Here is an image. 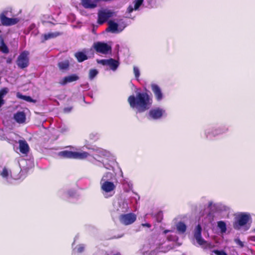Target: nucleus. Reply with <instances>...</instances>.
Returning a JSON list of instances; mask_svg holds the SVG:
<instances>
[{"label":"nucleus","mask_w":255,"mask_h":255,"mask_svg":"<svg viewBox=\"0 0 255 255\" xmlns=\"http://www.w3.org/2000/svg\"><path fill=\"white\" fill-rule=\"evenodd\" d=\"M128 101L131 108H136L139 113L148 110L152 103V98L147 93H138L136 96L131 95Z\"/></svg>","instance_id":"obj_1"},{"label":"nucleus","mask_w":255,"mask_h":255,"mask_svg":"<svg viewBox=\"0 0 255 255\" xmlns=\"http://www.w3.org/2000/svg\"><path fill=\"white\" fill-rule=\"evenodd\" d=\"M202 228L200 225H198L194 232V237L196 240L197 243L201 246L204 249H211L214 247L211 243H208L202 238Z\"/></svg>","instance_id":"obj_2"},{"label":"nucleus","mask_w":255,"mask_h":255,"mask_svg":"<svg viewBox=\"0 0 255 255\" xmlns=\"http://www.w3.org/2000/svg\"><path fill=\"white\" fill-rule=\"evenodd\" d=\"M251 217L250 215L246 213L239 214L233 223V228L237 230H239L242 227L245 226L249 221Z\"/></svg>","instance_id":"obj_3"},{"label":"nucleus","mask_w":255,"mask_h":255,"mask_svg":"<svg viewBox=\"0 0 255 255\" xmlns=\"http://www.w3.org/2000/svg\"><path fill=\"white\" fill-rule=\"evenodd\" d=\"M7 11H3L0 14V21L1 24L8 26L15 25L19 21L18 18H8L6 16Z\"/></svg>","instance_id":"obj_4"},{"label":"nucleus","mask_w":255,"mask_h":255,"mask_svg":"<svg viewBox=\"0 0 255 255\" xmlns=\"http://www.w3.org/2000/svg\"><path fill=\"white\" fill-rule=\"evenodd\" d=\"M28 54V51H24L18 56L16 64L19 68L24 69L28 66L29 64Z\"/></svg>","instance_id":"obj_5"},{"label":"nucleus","mask_w":255,"mask_h":255,"mask_svg":"<svg viewBox=\"0 0 255 255\" xmlns=\"http://www.w3.org/2000/svg\"><path fill=\"white\" fill-rule=\"evenodd\" d=\"M136 220V215L133 213L123 214L119 216L120 223L125 226L133 223Z\"/></svg>","instance_id":"obj_6"},{"label":"nucleus","mask_w":255,"mask_h":255,"mask_svg":"<svg viewBox=\"0 0 255 255\" xmlns=\"http://www.w3.org/2000/svg\"><path fill=\"white\" fill-rule=\"evenodd\" d=\"M98 15V22L100 24H102L106 22L109 18L113 16L114 12L110 10L104 9L100 10Z\"/></svg>","instance_id":"obj_7"},{"label":"nucleus","mask_w":255,"mask_h":255,"mask_svg":"<svg viewBox=\"0 0 255 255\" xmlns=\"http://www.w3.org/2000/svg\"><path fill=\"white\" fill-rule=\"evenodd\" d=\"M98 63L102 64L104 66H109L110 69L113 71H115L119 65V62L113 58L109 59L97 60Z\"/></svg>","instance_id":"obj_8"},{"label":"nucleus","mask_w":255,"mask_h":255,"mask_svg":"<svg viewBox=\"0 0 255 255\" xmlns=\"http://www.w3.org/2000/svg\"><path fill=\"white\" fill-rule=\"evenodd\" d=\"M94 48L96 52L107 54L109 51H111V47L106 43L98 42L94 44Z\"/></svg>","instance_id":"obj_9"},{"label":"nucleus","mask_w":255,"mask_h":255,"mask_svg":"<svg viewBox=\"0 0 255 255\" xmlns=\"http://www.w3.org/2000/svg\"><path fill=\"white\" fill-rule=\"evenodd\" d=\"M165 114V110L160 108L152 109L149 112V116L153 120H157L161 118Z\"/></svg>","instance_id":"obj_10"},{"label":"nucleus","mask_w":255,"mask_h":255,"mask_svg":"<svg viewBox=\"0 0 255 255\" xmlns=\"http://www.w3.org/2000/svg\"><path fill=\"white\" fill-rule=\"evenodd\" d=\"M104 181L103 178L101 181V189L106 193L110 192L114 190L116 188V186L113 182L108 181Z\"/></svg>","instance_id":"obj_11"},{"label":"nucleus","mask_w":255,"mask_h":255,"mask_svg":"<svg viewBox=\"0 0 255 255\" xmlns=\"http://www.w3.org/2000/svg\"><path fill=\"white\" fill-rule=\"evenodd\" d=\"M151 88L157 101H160L163 98V94L160 88L156 84H151Z\"/></svg>","instance_id":"obj_12"},{"label":"nucleus","mask_w":255,"mask_h":255,"mask_svg":"<svg viewBox=\"0 0 255 255\" xmlns=\"http://www.w3.org/2000/svg\"><path fill=\"white\" fill-rule=\"evenodd\" d=\"M79 79V77L77 75L74 74L64 77L62 80L59 81V83L61 85L64 86L67 83L76 81Z\"/></svg>","instance_id":"obj_13"},{"label":"nucleus","mask_w":255,"mask_h":255,"mask_svg":"<svg viewBox=\"0 0 255 255\" xmlns=\"http://www.w3.org/2000/svg\"><path fill=\"white\" fill-rule=\"evenodd\" d=\"M100 0H81V3L85 8L93 9L97 6Z\"/></svg>","instance_id":"obj_14"},{"label":"nucleus","mask_w":255,"mask_h":255,"mask_svg":"<svg viewBox=\"0 0 255 255\" xmlns=\"http://www.w3.org/2000/svg\"><path fill=\"white\" fill-rule=\"evenodd\" d=\"M62 34V32L58 31L45 33L42 35L41 42L44 43L46 40H48L50 39L56 38L59 36L61 35Z\"/></svg>","instance_id":"obj_15"},{"label":"nucleus","mask_w":255,"mask_h":255,"mask_svg":"<svg viewBox=\"0 0 255 255\" xmlns=\"http://www.w3.org/2000/svg\"><path fill=\"white\" fill-rule=\"evenodd\" d=\"M19 148L21 153L27 154L29 150V147L27 142L24 140H19Z\"/></svg>","instance_id":"obj_16"},{"label":"nucleus","mask_w":255,"mask_h":255,"mask_svg":"<svg viewBox=\"0 0 255 255\" xmlns=\"http://www.w3.org/2000/svg\"><path fill=\"white\" fill-rule=\"evenodd\" d=\"M14 119L19 124L25 123L26 120V115L24 112H17L14 115Z\"/></svg>","instance_id":"obj_17"},{"label":"nucleus","mask_w":255,"mask_h":255,"mask_svg":"<svg viewBox=\"0 0 255 255\" xmlns=\"http://www.w3.org/2000/svg\"><path fill=\"white\" fill-rule=\"evenodd\" d=\"M57 155L61 158H72L73 159V151L63 150L59 152Z\"/></svg>","instance_id":"obj_18"},{"label":"nucleus","mask_w":255,"mask_h":255,"mask_svg":"<svg viewBox=\"0 0 255 255\" xmlns=\"http://www.w3.org/2000/svg\"><path fill=\"white\" fill-rule=\"evenodd\" d=\"M89 154L86 151H83L81 152L73 151V159H83L86 158Z\"/></svg>","instance_id":"obj_19"},{"label":"nucleus","mask_w":255,"mask_h":255,"mask_svg":"<svg viewBox=\"0 0 255 255\" xmlns=\"http://www.w3.org/2000/svg\"><path fill=\"white\" fill-rule=\"evenodd\" d=\"M0 50L2 53L5 54L9 52V49L4 43V39L1 35H0Z\"/></svg>","instance_id":"obj_20"},{"label":"nucleus","mask_w":255,"mask_h":255,"mask_svg":"<svg viewBox=\"0 0 255 255\" xmlns=\"http://www.w3.org/2000/svg\"><path fill=\"white\" fill-rule=\"evenodd\" d=\"M75 56L79 62H82L88 59V56L83 52H78L76 53Z\"/></svg>","instance_id":"obj_21"},{"label":"nucleus","mask_w":255,"mask_h":255,"mask_svg":"<svg viewBox=\"0 0 255 255\" xmlns=\"http://www.w3.org/2000/svg\"><path fill=\"white\" fill-rule=\"evenodd\" d=\"M108 24H109V27L107 29V30L111 31L113 32H115L116 31H117L118 28V24L117 23H116L112 20H110L108 22Z\"/></svg>","instance_id":"obj_22"},{"label":"nucleus","mask_w":255,"mask_h":255,"mask_svg":"<svg viewBox=\"0 0 255 255\" xmlns=\"http://www.w3.org/2000/svg\"><path fill=\"white\" fill-rule=\"evenodd\" d=\"M8 89L4 88L0 90V108L4 104V96L7 93Z\"/></svg>","instance_id":"obj_23"},{"label":"nucleus","mask_w":255,"mask_h":255,"mask_svg":"<svg viewBox=\"0 0 255 255\" xmlns=\"http://www.w3.org/2000/svg\"><path fill=\"white\" fill-rule=\"evenodd\" d=\"M186 229L187 227L183 222H180L177 225V230L179 233H184L186 231Z\"/></svg>","instance_id":"obj_24"},{"label":"nucleus","mask_w":255,"mask_h":255,"mask_svg":"<svg viewBox=\"0 0 255 255\" xmlns=\"http://www.w3.org/2000/svg\"><path fill=\"white\" fill-rule=\"evenodd\" d=\"M58 66L60 70H65L68 69L69 63L68 61L59 62Z\"/></svg>","instance_id":"obj_25"},{"label":"nucleus","mask_w":255,"mask_h":255,"mask_svg":"<svg viewBox=\"0 0 255 255\" xmlns=\"http://www.w3.org/2000/svg\"><path fill=\"white\" fill-rule=\"evenodd\" d=\"M98 71L96 69H92L89 70V78L93 80L98 74Z\"/></svg>","instance_id":"obj_26"},{"label":"nucleus","mask_w":255,"mask_h":255,"mask_svg":"<svg viewBox=\"0 0 255 255\" xmlns=\"http://www.w3.org/2000/svg\"><path fill=\"white\" fill-rule=\"evenodd\" d=\"M218 227L220 229L222 233H225L227 230L226 223L224 221H219L218 222Z\"/></svg>","instance_id":"obj_27"},{"label":"nucleus","mask_w":255,"mask_h":255,"mask_svg":"<svg viewBox=\"0 0 255 255\" xmlns=\"http://www.w3.org/2000/svg\"><path fill=\"white\" fill-rule=\"evenodd\" d=\"M10 171H9L7 168L4 167L2 171L0 173V175L3 177V178L7 179L9 176V174L10 173Z\"/></svg>","instance_id":"obj_28"},{"label":"nucleus","mask_w":255,"mask_h":255,"mask_svg":"<svg viewBox=\"0 0 255 255\" xmlns=\"http://www.w3.org/2000/svg\"><path fill=\"white\" fill-rule=\"evenodd\" d=\"M143 2V0H135L134 1V10H137L140 7V6L142 4Z\"/></svg>","instance_id":"obj_29"},{"label":"nucleus","mask_w":255,"mask_h":255,"mask_svg":"<svg viewBox=\"0 0 255 255\" xmlns=\"http://www.w3.org/2000/svg\"><path fill=\"white\" fill-rule=\"evenodd\" d=\"M133 73L134 74L135 78L138 80L140 75V72L138 68L137 67H133Z\"/></svg>","instance_id":"obj_30"},{"label":"nucleus","mask_w":255,"mask_h":255,"mask_svg":"<svg viewBox=\"0 0 255 255\" xmlns=\"http://www.w3.org/2000/svg\"><path fill=\"white\" fill-rule=\"evenodd\" d=\"M223 251H219L217 250H213L212 252L211 255H223L225 254Z\"/></svg>","instance_id":"obj_31"},{"label":"nucleus","mask_w":255,"mask_h":255,"mask_svg":"<svg viewBox=\"0 0 255 255\" xmlns=\"http://www.w3.org/2000/svg\"><path fill=\"white\" fill-rule=\"evenodd\" d=\"M235 242L238 245L240 248H242L244 247V244L239 238L234 240Z\"/></svg>","instance_id":"obj_32"},{"label":"nucleus","mask_w":255,"mask_h":255,"mask_svg":"<svg viewBox=\"0 0 255 255\" xmlns=\"http://www.w3.org/2000/svg\"><path fill=\"white\" fill-rule=\"evenodd\" d=\"M21 98L27 102H32L33 101V100L30 96L21 95Z\"/></svg>","instance_id":"obj_33"},{"label":"nucleus","mask_w":255,"mask_h":255,"mask_svg":"<svg viewBox=\"0 0 255 255\" xmlns=\"http://www.w3.org/2000/svg\"><path fill=\"white\" fill-rule=\"evenodd\" d=\"M157 221L158 222H160L162 219V217H163V213L161 211H160L158 213H157Z\"/></svg>","instance_id":"obj_34"},{"label":"nucleus","mask_w":255,"mask_h":255,"mask_svg":"<svg viewBox=\"0 0 255 255\" xmlns=\"http://www.w3.org/2000/svg\"><path fill=\"white\" fill-rule=\"evenodd\" d=\"M84 247L82 246H79L78 248H77V252L78 253H82L84 251Z\"/></svg>","instance_id":"obj_35"},{"label":"nucleus","mask_w":255,"mask_h":255,"mask_svg":"<svg viewBox=\"0 0 255 255\" xmlns=\"http://www.w3.org/2000/svg\"><path fill=\"white\" fill-rule=\"evenodd\" d=\"M72 109V107H66V108H65L64 109V112L65 113H69L71 111Z\"/></svg>","instance_id":"obj_36"},{"label":"nucleus","mask_w":255,"mask_h":255,"mask_svg":"<svg viewBox=\"0 0 255 255\" xmlns=\"http://www.w3.org/2000/svg\"><path fill=\"white\" fill-rule=\"evenodd\" d=\"M133 9H134V8L131 5H129L127 8V12L131 13L133 11Z\"/></svg>","instance_id":"obj_37"},{"label":"nucleus","mask_w":255,"mask_h":255,"mask_svg":"<svg viewBox=\"0 0 255 255\" xmlns=\"http://www.w3.org/2000/svg\"><path fill=\"white\" fill-rule=\"evenodd\" d=\"M141 226L142 227H147V228H150L151 227V225L149 223H142L141 224Z\"/></svg>","instance_id":"obj_38"},{"label":"nucleus","mask_w":255,"mask_h":255,"mask_svg":"<svg viewBox=\"0 0 255 255\" xmlns=\"http://www.w3.org/2000/svg\"><path fill=\"white\" fill-rule=\"evenodd\" d=\"M11 59L10 58H8L7 59H6V63H8V64H10L11 63Z\"/></svg>","instance_id":"obj_39"},{"label":"nucleus","mask_w":255,"mask_h":255,"mask_svg":"<svg viewBox=\"0 0 255 255\" xmlns=\"http://www.w3.org/2000/svg\"><path fill=\"white\" fill-rule=\"evenodd\" d=\"M168 232H169V231H168V230H165V231H164V234H166V233H167Z\"/></svg>","instance_id":"obj_40"},{"label":"nucleus","mask_w":255,"mask_h":255,"mask_svg":"<svg viewBox=\"0 0 255 255\" xmlns=\"http://www.w3.org/2000/svg\"><path fill=\"white\" fill-rule=\"evenodd\" d=\"M223 255H228L226 253Z\"/></svg>","instance_id":"obj_41"},{"label":"nucleus","mask_w":255,"mask_h":255,"mask_svg":"<svg viewBox=\"0 0 255 255\" xmlns=\"http://www.w3.org/2000/svg\"><path fill=\"white\" fill-rule=\"evenodd\" d=\"M254 231H255V229H254Z\"/></svg>","instance_id":"obj_42"}]
</instances>
